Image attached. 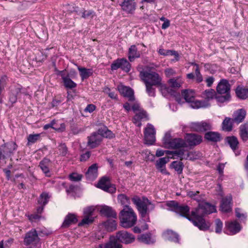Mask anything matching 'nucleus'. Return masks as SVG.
Wrapping results in <instances>:
<instances>
[{
    "label": "nucleus",
    "mask_w": 248,
    "mask_h": 248,
    "mask_svg": "<svg viewBox=\"0 0 248 248\" xmlns=\"http://www.w3.org/2000/svg\"><path fill=\"white\" fill-rule=\"evenodd\" d=\"M216 211V209L214 205L206 202H202L199 203L198 208L191 211L188 220L192 221L193 224L201 230H207L209 226L205 223L203 216L205 214H210Z\"/></svg>",
    "instance_id": "1"
},
{
    "label": "nucleus",
    "mask_w": 248,
    "mask_h": 248,
    "mask_svg": "<svg viewBox=\"0 0 248 248\" xmlns=\"http://www.w3.org/2000/svg\"><path fill=\"white\" fill-rule=\"evenodd\" d=\"M140 77L144 83L159 86L162 93L164 96L171 93V89L161 83L162 78L157 73L151 70H142L140 73Z\"/></svg>",
    "instance_id": "2"
},
{
    "label": "nucleus",
    "mask_w": 248,
    "mask_h": 248,
    "mask_svg": "<svg viewBox=\"0 0 248 248\" xmlns=\"http://www.w3.org/2000/svg\"><path fill=\"white\" fill-rule=\"evenodd\" d=\"M132 201L136 205L141 217L150 221L149 214L151 211L154 210L155 205L145 197L140 198L137 196H135L132 198Z\"/></svg>",
    "instance_id": "3"
},
{
    "label": "nucleus",
    "mask_w": 248,
    "mask_h": 248,
    "mask_svg": "<svg viewBox=\"0 0 248 248\" xmlns=\"http://www.w3.org/2000/svg\"><path fill=\"white\" fill-rule=\"evenodd\" d=\"M119 218L122 227L128 228L133 226L137 222V216L132 208L126 206L120 212Z\"/></svg>",
    "instance_id": "4"
},
{
    "label": "nucleus",
    "mask_w": 248,
    "mask_h": 248,
    "mask_svg": "<svg viewBox=\"0 0 248 248\" xmlns=\"http://www.w3.org/2000/svg\"><path fill=\"white\" fill-rule=\"evenodd\" d=\"M167 206L170 208L169 210L175 212L181 216L189 218V207L187 205H180L179 203L174 201H169L166 203Z\"/></svg>",
    "instance_id": "5"
},
{
    "label": "nucleus",
    "mask_w": 248,
    "mask_h": 248,
    "mask_svg": "<svg viewBox=\"0 0 248 248\" xmlns=\"http://www.w3.org/2000/svg\"><path fill=\"white\" fill-rule=\"evenodd\" d=\"M40 239L38 236V234L35 229H32L27 232L24 238L23 243L25 245L28 247L32 245L37 247L40 243Z\"/></svg>",
    "instance_id": "6"
},
{
    "label": "nucleus",
    "mask_w": 248,
    "mask_h": 248,
    "mask_svg": "<svg viewBox=\"0 0 248 248\" xmlns=\"http://www.w3.org/2000/svg\"><path fill=\"white\" fill-rule=\"evenodd\" d=\"M131 65L125 58L117 59L111 64L112 70H115L121 68L123 71L128 73L130 71Z\"/></svg>",
    "instance_id": "7"
},
{
    "label": "nucleus",
    "mask_w": 248,
    "mask_h": 248,
    "mask_svg": "<svg viewBox=\"0 0 248 248\" xmlns=\"http://www.w3.org/2000/svg\"><path fill=\"white\" fill-rule=\"evenodd\" d=\"M155 130L153 125L148 124L144 131V140L146 144H153L155 140Z\"/></svg>",
    "instance_id": "8"
},
{
    "label": "nucleus",
    "mask_w": 248,
    "mask_h": 248,
    "mask_svg": "<svg viewBox=\"0 0 248 248\" xmlns=\"http://www.w3.org/2000/svg\"><path fill=\"white\" fill-rule=\"evenodd\" d=\"M97 187L111 193L116 191V188L111 185L109 179L107 177H103L99 181Z\"/></svg>",
    "instance_id": "9"
},
{
    "label": "nucleus",
    "mask_w": 248,
    "mask_h": 248,
    "mask_svg": "<svg viewBox=\"0 0 248 248\" xmlns=\"http://www.w3.org/2000/svg\"><path fill=\"white\" fill-rule=\"evenodd\" d=\"M57 74L62 77L65 88L72 89L77 86V84L70 78V74L67 73L66 70H57Z\"/></svg>",
    "instance_id": "10"
},
{
    "label": "nucleus",
    "mask_w": 248,
    "mask_h": 248,
    "mask_svg": "<svg viewBox=\"0 0 248 248\" xmlns=\"http://www.w3.org/2000/svg\"><path fill=\"white\" fill-rule=\"evenodd\" d=\"M118 244L117 240L125 244L132 243L135 240V237L131 233L126 231H120L116 235V238L114 237Z\"/></svg>",
    "instance_id": "11"
},
{
    "label": "nucleus",
    "mask_w": 248,
    "mask_h": 248,
    "mask_svg": "<svg viewBox=\"0 0 248 248\" xmlns=\"http://www.w3.org/2000/svg\"><path fill=\"white\" fill-rule=\"evenodd\" d=\"M102 141L101 136L93 132L90 136L88 137L87 146L90 148H95L99 146Z\"/></svg>",
    "instance_id": "12"
},
{
    "label": "nucleus",
    "mask_w": 248,
    "mask_h": 248,
    "mask_svg": "<svg viewBox=\"0 0 248 248\" xmlns=\"http://www.w3.org/2000/svg\"><path fill=\"white\" fill-rule=\"evenodd\" d=\"M190 127L194 131L203 132L210 130L211 124L207 122H194L190 124Z\"/></svg>",
    "instance_id": "13"
},
{
    "label": "nucleus",
    "mask_w": 248,
    "mask_h": 248,
    "mask_svg": "<svg viewBox=\"0 0 248 248\" xmlns=\"http://www.w3.org/2000/svg\"><path fill=\"white\" fill-rule=\"evenodd\" d=\"M185 140L186 143H187L189 146H194L199 144L202 141V137L196 134H186Z\"/></svg>",
    "instance_id": "14"
},
{
    "label": "nucleus",
    "mask_w": 248,
    "mask_h": 248,
    "mask_svg": "<svg viewBox=\"0 0 248 248\" xmlns=\"http://www.w3.org/2000/svg\"><path fill=\"white\" fill-rule=\"evenodd\" d=\"M119 92L124 96L128 98L130 101H133L135 100L134 95V91L130 87L123 85H120L117 87Z\"/></svg>",
    "instance_id": "15"
},
{
    "label": "nucleus",
    "mask_w": 248,
    "mask_h": 248,
    "mask_svg": "<svg viewBox=\"0 0 248 248\" xmlns=\"http://www.w3.org/2000/svg\"><path fill=\"white\" fill-rule=\"evenodd\" d=\"M231 85L228 80L222 79L220 80L217 87V91L219 94L230 93Z\"/></svg>",
    "instance_id": "16"
},
{
    "label": "nucleus",
    "mask_w": 248,
    "mask_h": 248,
    "mask_svg": "<svg viewBox=\"0 0 248 248\" xmlns=\"http://www.w3.org/2000/svg\"><path fill=\"white\" fill-rule=\"evenodd\" d=\"M232 201L231 196H227L222 199L220 205V208L222 212L228 213L232 211Z\"/></svg>",
    "instance_id": "17"
},
{
    "label": "nucleus",
    "mask_w": 248,
    "mask_h": 248,
    "mask_svg": "<svg viewBox=\"0 0 248 248\" xmlns=\"http://www.w3.org/2000/svg\"><path fill=\"white\" fill-rule=\"evenodd\" d=\"M229 234L230 235L235 234L239 232L241 227L239 223L236 221L227 222L225 224Z\"/></svg>",
    "instance_id": "18"
},
{
    "label": "nucleus",
    "mask_w": 248,
    "mask_h": 248,
    "mask_svg": "<svg viewBox=\"0 0 248 248\" xmlns=\"http://www.w3.org/2000/svg\"><path fill=\"white\" fill-rule=\"evenodd\" d=\"M121 6L123 11L132 14L136 9V3L133 0H124Z\"/></svg>",
    "instance_id": "19"
},
{
    "label": "nucleus",
    "mask_w": 248,
    "mask_h": 248,
    "mask_svg": "<svg viewBox=\"0 0 248 248\" xmlns=\"http://www.w3.org/2000/svg\"><path fill=\"white\" fill-rule=\"evenodd\" d=\"M98 167L96 164H93L89 167L85 176L89 181H93L97 177Z\"/></svg>",
    "instance_id": "20"
},
{
    "label": "nucleus",
    "mask_w": 248,
    "mask_h": 248,
    "mask_svg": "<svg viewBox=\"0 0 248 248\" xmlns=\"http://www.w3.org/2000/svg\"><path fill=\"white\" fill-rule=\"evenodd\" d=\"M169 161V158L167 157L160 158L156 161V168L163 174L170 175L165 168V165Z\"/></svg>",
    "instance_id": "21"
},
{
    "label": "nucleus",
    "mask_w": 248,
    "mask_h": 248,
    "mask_svg": "<svg viewBox=\"0 0 248 248\" xmlns=\"http://www.w3.org/2000/svg\"><path fill=\"white\" fill-rule=\"evenodd\" d=\"M143 120H148V119L146 112L142 109L135 113L133 118V122L137 126L140 127L141 125V121Z\"/></svg>",
    "instance_id": "22"
},
{
    "label": "nucleus",
    "mask_w": 248,
    "mask_h": 248,
    "mask_svg": "<svg viewBox=\"0 0 248 248\" xmlns=\"http://www.w3.org/2000/svg\"><path fill=\"white\" fill-rule=\"evenodd\" d=\"M235 93L237 97L240 99L246 100L248 98V87L238 85L235 90Z\"/></svg>",
    "instance_id": "23"
},
{
    "label": "nucleus",
    "mask_w": 248,
    "mask_h": 248,
    "mask_svg": "<svg viewBox=\"0 0 248 248\" xmlns=\"http://www.w3.org/2000/svg\"><path fill=\"white\" fill-rule=\"evenodd\" d=\"M186 146V143L184 140L180 138H174L172 139L170 144L167 148L171 149H177Z\"/></svg>",
    "instance_id": "24"
},
{
    "label": "nucleus",
    "mask_w": 248,
    "mask_h": 248,
    "mask_svg": "<svg viewBox=\"0 0 248 248\" xmlns=\"http://www.w3.org/2000/svg\"><path fill=\"white\" fill-rule=\"evenodd\" d=\"M50 164V160L47 158L43 159L39 163V167L45 175L47 177L51 176L49 166Z\"/></svg>",
    "instance_id": "25"
},
{
    "label": "nucleus",
    "mask_w": 248,
    "mask_h": 248,
    "mask_svg": "<svg viewBox=\"0 0 248 248\" xmlns=\"http://www.w3.org/2000/svg\"><path fill=\"white\" fill-rule=\"evenodd\" d=\"M140 57V52L135 45H132L128 49V58L130 62H133L135 59Z\"/></svg>",
    "instance_id": "26"
},
{
    "label": "nucleus",
    "mask_w": 248,
    "mask_h": 248,
    "mask_svg": "<svg viewBox=\"0 0 248 248\" xmlns=\"http://www.w3.org/2000/svg\"><path fill=\"white\" fill-rule=\"evenodd\" d=\"M100 213L102 215L108 217L116 218L117 216L116 213L112 208L108 206H102L100 209Z\"/></svg>",
    "instance_id": "27"
},
{
    "label": "nucleus",
    "mask_w": 248,
    "mask_h": 248,
    "mask_svg": "<svg viewBox=\"0 0 248 248\" xmlns=\"http://www.w3.org/2000/svg\"><path fill=\"white\" fill-rule=\"evenodd\" d=\"M168 83L170 87L177 89L181 87L183 83V81L181 77L179 76L176 78H170L168 81Z\"/></svg>",
    "instance_id": "28"
},
{
    "label": "nucleus",
    "mask_w": 248,
    "mask_h": 248,
    "mask_svg": "<svg viewBox=\"0 0 248 248\" xmlns=\"http://www.w3.org/2000/svg\"><path fill=\"white\" fill-rule=\"evenodd\" d=\"M21 92V89L20 88H16L12 90L9 98V103L11 104V106H13V104L17 101V97Z\"/></svg>",
    "instance_id": "29"
},
{
    "label": "nucleus",
    "mask_w": 248,
    "mask_h": 248,
    "mask_svg": "<svg viewBox=\"0 0 248 248\" xmlns=\"http://www.w3.org/2000/svg\"><path fill=\"white\" fill-rule=\"evenodd\" d=\"M246 114V111L244 109H240L234 112L232 121L233 122L239 124L244 119Z\"/></svg>",
    "instance_id": "30"
},
{
    "label": "nucleus",
    "mask_w": 248,
    "mask_h": 248,
    "mask_svg": "<svg viewBox=\"0 0 248 248\" xmlns=\"http://www.w3.org/2000/svg\"><path fill=\"white\" fill-rule=\"evenodd\" d=\"M190 103V107L194 109H198L201 108H207L210 106L208 102L206 101H200L196 100L195 98Z\"/></svg>",
    "instance_id": "31"
},
{
    "label": "nucleus",
    "mask_w": 248,
    "mask_h": 248,
    "mask_svg": "<svg viewBox=\"0 0 248 248\" xmlns=\"http://www.w3.org/2000/svg\"><path fill=\"white\" fill-rule=\"evenodd\" d=\"M77 221L78 220L75 215L68 214L65 217L62 227V228H68L71 224L77 223Z\"/></svg>",
    "instance_id": "32"
},
{
    "label": "nucleus",
    "mask_w": 248,
    "mask_h": 248,
    "mask_svg": "<svg viewBox=\"0 0 248 248\" xmlns=\"http://www.w3.org/2000/svg\"><path fill=\"white\" fill-rule=\"evenodd\" d=\"M96 134L99 135L101 136V139L103 140V138H111L113 137V134L112 132L108 130L107 127L103 126L99 128L97 132H95Z\"/></svg>",
    "instance_id": "33"
},
{
    "label": "nucleus",
    "mask_w": 248,
    "mask_h": 248,
    "mask_svg": "<svg viewBox=\"0 0 248 248\" xmlns=\"http://www.w3.org/2000/svg\"><path fill=\"white\" fill-rule=\"evenodd\" d=\"M204 138L210 141L217 142L220 140V135L217 132L210 131L205 133Z\"/></svg>",
    "instance_id": "34"
},
{
    "label": "nucleus",
    "mask_w": 248,
    "mask_h": 248,
    "mask_svg": "<svg viewBox=\"0 0 248 248\" xmlns=\"http://www.w3.org/2000/svg\"><path fill=\"white\" fill-rule=\"evenodd\" d=\"M182 95L186 102H191L195 97V92L192 90L186 89L182 91Z\"/></svg>",
    "instance_id": "35"
},
{
    "label": "nucleus",
    "mask_w": 248,
    "mask_h": 248,
    "mask_svg": "<svg viewBox=\"0 0 248 248\" xmlns=\"http://www.w3.org/2000/svg\"><path fill=\"white\" fill-rule=\"evenodd\" d=\"M138 239L140 242L146 244H153L155 242V239L152 238L150 233L140 234L138 236Z\"/></svg>",
    "instance_id": "36"
},
{
    "label": "nucleus",
    "mask_w": 248,
    "mask_h": 248,
    "mask_svg": "<svg viewBox=\"0 0 248 248\" xmlns=\"http://www.w3.org/2000/svg\"><path fill=\"white\" fill-rule=\"evenodd\" d=\"M189 151L185 149H180L172 152L174 156H177L181 160L188 159Z\"/></svg>",
    "instance_id": "37"
},
{
    "label": "nucleus",
    "mask_w": 248,
    "mask_h": 248,
    "mask_svg": "<svg viewBox=\"0 0 248 248\" xmlns=\"http://www.w3.org/2000/svg\"><path fill=\"white\" fill-rule=\"evenodd\" d=\"M240 136L243 141L248 140V124H245L240 126Z\"/></svg>",
    "instance_id": "38"
},
{
    "label": "nucleus",
    "mask_w": 248,
    "mask_h": 248,
    "mask_svg": "<svg viewBox=\"0 0 248 248\" xmlns=\"http://www.w3.org/2000/svg\"><path fill=\"white\" fill-rule=\"evenodd\" d=\"M232 120L229 118L226 117L222 124V130L225 131H231L232 129Z\"/></svg>",
    "instance_id": "39"
},
{
    "label": "nucleus",
    "mask_w": 248,
    "mask_h": 248,
    "mask_svg": "<svg viewBox=\"0 0 248 248\" xmlns=\"http://www.w3.org/2000/svg\"><path fill=\"white\" fill-rule=\"evenodd\" d=\"M227 142L233 151L238 148L239 142L237 138L234 136L229 137L227 138Z\"/></svg>",
    "instance_id": "40"
},
{
    "label": "nucleus",
    "mask_w": 248,
    "mask_h": 248,
    "mask_svg": "<svg viewBox=\"0 0 248 248\" xmlns=\"http://www.w3.org/2000/svg\"><path fill=\"white\" fill-rule=\"evenodd\" d=\"M216 95V92L213 89H208L204 91L202 93V97L208 102V101L214 98Z\"/></svg>",
    "instance_id": "41"
},
{
    "label": "nucleus",
    "mask_w": 248,
    "mask_h": 248,
    "mask_svg": "<svg viewBox=\"0 0 248 248\" xmlns=\"http://www.w3.org/2000/svg\"><path fill=\"white\" fill-rule=\"evenodd\" d=\"M122 245L118 244L114 236H110L108 242L105 244V248H121Z\"/></svg>",
    "instance_id": "42"
},
{
    "label": "nucleus",
    "mask_w": 248,
    "mask_h": 248,
    "mask_svg": "<svg viewBox=\"0 0 248 248\" xmlns=\"http://www.w3.org/2000/svg\"><path fill=\"white\" fill-rule=\"evenodd\" d=\"M78 70L80 72V75L82 80L88 78L93 73L92 70L90 69L78 67Z\"/></svg>",
    "instance_id": "43"
},
{
    "label": "nucleus",
    "mask_w": 248,
    "mask_h": 248,
    "mask_svg": "<svg viewBox=\"0 0 248 248\" xmlns=\"http://www.w3.org/2000/svg\"><path fill=\"white\" fill-rule=\"evenodd\" d=\"M165 237L170 241L178 242V235L172 231H168L165 233Z\"/></svg>",
    "instance_id": "44"
},
{
    "label": "nucleus",
    "mask_w": 248,
    "mask_h": 248,
    "mask_svg": "<svg viewBox=\"0 0 248 248\" xmlns=\"http://www.w3.org/2000/svg\"><path fill=\"white\" fill-rule=\"evenodd\" d=\"M104 225L108 231H113L116 229L117 224L114 219H108L104 222Z\"/></svg>",
    "instance_id": "45"
},
{
    "label": "nucleus",
    "mask_w": 248,
    "mask_h": 248,
    "mask_svg": "<svg viewBox=\"0 0 248 248\" xmlns=\"http://www.w3.org/2000/svg\"><path fill=\"white\" fill-rule=\"evenodd\" d=\"M118 200L122 205H124V207L126 206H129V204H130V199L125 194H119L118 196Z\"/></svg>",
    "instance_id": "46"
},
{
    "label": "nucleus",
    "mask_w": 248,
    "mask_h": 248,
    "mask_svg": "<svg viewBox=\"0 0 248 248\" xmlns=\"http://www.w3.org/2000/svg\"><path fill=\"white\" fill-rule=\"evenodd\" d=\"M171 166L177 172L178 174H180L182 173L184 164L182 162L173 161L171 163Z\"/></svg>",
    "instance_id": "47"
},
{
    "label": "nucleus",
    "mask_w": 248,
    "mask_h": 248,
    "mask_svg": "<svg viewBox=\"0 0 248 248\" xmlns=\"http://www.w3.org/2000/svg\"><path fill=\"white\" fill-rule=\"evenodd\" d=\"M49 199V197L48 194L46 192H44L40 195L38 202L39 204H42L43 206H44L47 203Z\"/></svg>",
    "instance_id": "48"
},
{
    "label": "nucleus",
    "mask_w": 248,
    "mask_h": 248,
    "mask_svg": "<svg viewBox=\"0 0 248 248\" xmlns=\"http://www.w3.org/2000/svg\"><path fill=\"white\" fill-rule=\"evenodd\" d=\"M199 193L200 192L199 191H193L191 190H187L186 191L187 196L198 202H199L201 200Z\"/></svg>",
    "instance_id": "49"
},
{
    "label": "nucleus",
    "mask_w": 248,
    "mask_h": 248,
    "mask_svg": "<svg viewBox=\"0 0 248 248\" xmlns=\"http://www.w3.org/2000/svg\"><path fill=\"white\" fill-rule=\"evenodd\" d=\"M146 86V91L149 96H154L155 95V89L153 87L154 85L144 83Z\"/></svg>",
    "instance_id": "50"
},
{
    "label": "nucleus",
    "mask_w": 248,
    "mask_h": 248,
    "mask_svg": "<svg viewBox=\"0 0 248 248\" xmlns=\"http://www.w3.org/2000/svg\"><path fill=\"white\" fill-rule=\"evenodd\" d=\"M40 138V134H30L28 137V144H32L36 142Z\"/></svg>",
    "instance_id": "51"
},
{
    "label": "nucleus",
    "mask_w": 248,
    "mask_h": 248,
    "mask_svg": "<svg viewBox=\"0 0 248 248\" xmlns=\"http://www.w3.org/2000/svg\"><path fill=\"white\" fill-rule=\"evenodd\" d=\"M174 56L175 59L173 61H178L179 59V55L178 53L173 50H166L164 56Z\"/></svg>",
    "instance_id": "52"
},
{
    "label": "nucleus",
    "mask_w": 248,
    "mask_h": 248,
    "mask_svg": "<svg viewBox=\"0 0 248 248\" xmlns=\"http://www.w3.org/2000/svg\"><path fill=\"white\" fill-rule=\"evenodd\" d=\"M93 221V217L88 216H84V217L82 219L81 221L79 223L78 226H81L85 224H89L92 223Z\"/></svg>",
    "instance_id": "53"
},
{
    "label": "nucleus",
    "mask_w": 248,
    "mask_h": 248,
    "mask_svg": "<svg viewBox=\"0 0 248 248\" xmlns=\"http://www.w3.org/2000/svg\"><path fill=\"white\" fill-rule=\"evenodd\" d=\"M60 154L62 156H65L68 153V149L65 144H61L58 147Z\"/></svg>",
    "instance_id": "54"
},
{
    "label": "nucleus",
    "mask_w": 248,
    "mask_h": 248,
    "mask_svg": "<svg viewBox=\"0 0 248 248\" xmlns=\"http://www.w3.org/2000/svg\"><path fill=\"white\" fill-rule=\"evenodd\" d=\"M172 139L170 133H166L163 138V141L165 146L167 148L170 144Z\"/></svg>",
    "instance_id": "55"
},
{
    "label": "nucleus",
    "mask_w": 248,
    "mask_h": 248,
    "mask_svg": "<svg viewBox=\"0 0 248 248\" xmlns=\"http://www.w3.org/2000/svg\"><path fill=\"white\" fill-rule=\"evenodd\" d=\"M215 231L217 233H219L221 232L222 227H223V223L222 221L219 219H217L215 220Z\"/></svg>",
    "instance_id": "56"
},
{
    "label": "nucleus",
    "mask_w": 248,
    "mask_h": 248,
    "mask_svg": "<svg viewBox=\"0 0 248 248\" xmlns=\"http://www.w3.org/2000/svg\"><path fill=\"white\" fill-rule=\"evenodd\" d=\"M231 95L230 93L226 94L225 95H221L216 97L218 102L223 103L230 100Z\"/></svg>",
    "instance_id": "57"
},
{
    "label": "nucleus",
    "mask_w": 248,
    "mask_h": 248,
    "mask_svg": "<svg viewBox=\"0 0 248 248\" xmlns=\"http://www.w3.org/2000/svg\"><path fill=\"white\" fill-rule=\"evenodd\" d=\"M195 72L196 76V80L197 82H201L203 80V78L202 74L200 73L199 67H197V68L195 69Z\"/></svg>",
    "instance_id": "58"
},
{
    "label": "nucleus",
    "mask_w": 248,
    "mask_h": 248,
    "mask_svg": "<svg viewBox=\"0 0 248 248\" xmlns=\"http://www.w3.org/2000/svg\"><path fill=\"white\" fill-rule=\"evenodd\" d=\"M94 209L92 207H87L84 210V216H88L92 217L93 213L94 211Z\"/></svg>",
    "instance_id": "59"
},
{
    "label": "nucleus",
    "mask_w": 248,
    "mask_h": 248,
    "mask_svg": "<svg viewBox=\"0 0 248 248\" xmlns=\"http://www.w3.org/2000/svg\"><path fill=\"white\" fill-rule=\"evenodd\" d=\"M81 175L76 173H73L69 175L70 179L74 181H78L81 179Z\"/></svg>",
    "instance_id": "60"
},
{
    "label": "nucleus",
    "mask_w": 248,
    "mask_h": 248,
    "mask_svg": "<svg viewBox=\"0 0 248 248\" xmlns=\"http://www.w3.org/2000/svg\"><path fill=\"white\" fill-rule=\"evenodd\" d=\"M90 156L91 152L87 151L84 154H83L80 155V160L81 161H86L90 158Z\"/></svg>",
    "instance_id": "61"
},
{
    "label": "nucleus",
    "mask_w": 248,
    "mask_h": 248,
    "mask_svg": "<svg viewBox=\"0 0 248 248\" xmlns=\"http://www.w3.org/2000/svg\"><path fill=\"white\" fill-rule=\"evenodd\" d=\"M165 74L167 77H170L175 75L176 72L172 68H168L165 70Z\"/></svg>",
    "instance_id": "62"
},
{
    "label": "nucleus",
    "mask_w": 248,
    "mask_h": 248,
    "mask_svg": "<svg viewBox=\"0 0 248 248\" xmlns=\"http://www.w3.org/2000/svg\"><path fill=\"white\" fill-rule=\"evenodd\" d=\"M93 12L92 11H85L82 15V17L84 18H87L93 16Z\"/></svg>",
    "instance_id": "63"
},
{
    "label": "nucleus",
    "mask_w": 248,
    "mask_h": 248,
    "mask_svg": "<svg viewBox=\"0 0 248 248\" xmlns=\"http://www.w3.org/2000/svg\"><path fill=\"white\" fill-rule=\"evenodd\" d=\"M188 159L189 160H194L197 159L199 156L198 155V153L196 152H188Z\"/></svg>",
    "instance_id": "64"
}]
</instances>
